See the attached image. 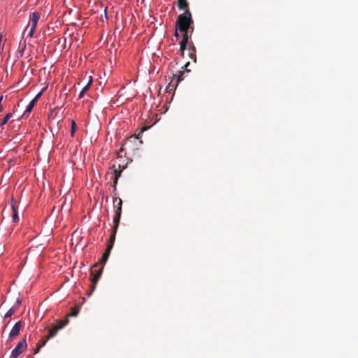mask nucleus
<instances>
[{
	"mask_svg": "<svg viewBox=\"0 0 358 358\" xmlns=\"http://www.w3.org/2000/svg\"><path fill=\"white\" fill-rule=\"evenodd\" d=\"M147 129V127H143L141 129V131H140V133L138 134V135H132L131 136H129L127 141L124 142V144H122V147L123 146H127V145H129V143H134V141H136V140H138L140 139V135L141 133H143L144 131H145V129Z\"/></svg>",
	"mask_w": 358,
	"mask_h": 358,
	"instance_id": "obj_8",
	"label": "nucleus"
},
{
	"mask_svg": "<svg viewBox=\"0 0 358 358\" xmlns=\"http://www.w3.org/2000/svg\"><path fill=\"white\" fill-rule=\"evenodd\" d=\"M40 19V14L38 13H32V26H34L35 27H37V22H38V20Z\"/></svg>",
	"mask_w": 358,
	"mask_h": 358,
	"instance_id": "obj_18",
	"label": "nucleus"
},
{
	"mask_svg": "<svg viewBox=\"0 0 358 358\" xmlns=\"http://www.w3.org/2000/svg\"><path fill=\"white\" fill-rule=\"evenodd\" d=\"M194 22L192 13L189 10H186V12L180 14L175 24V27L178 29L180 31H190V35H192L194 31Z\"/></svg>",
	"mask_w": 358,
	"mask_h": 358,
	"instance_id": "obj_1",
	"label": "nucleus"
},
{
	"mask_svg": "<svg viewBox=\"0 0 358 358\" xmlns=\"http://www.w3.org/2000/svg\"><path fill=\"white\" fill-rule=\"evenodd\" d=\"M184 73H185L184 71H180L178 72V74L176 75L178 83L181 82V80H183L182 76H183Z\"/></svg>",
	"mask_w": 358,
	"mask_h": 358,
	"instance_id": "obj_22",
	"label": "nucleus"
},
{
	"mask_svg": "<svg viewBox=\"0 0 358 358\" xmlns=\"http://www.w3.org/2000/svg\"><path fill=\"white\" fill-rule=\"evenodd\" d=\"M40 349L41 348H39V344L37 343L36 348H35L34 353L37 354L38 352H40Z\"/></svg>",
	"mask_w": 358,
	"mask_h": 358,
	"instance_id": "obj_25",
	"label": "nucleus"
},
{
	"mask_svg": "<svg viewBox=\"0 0 358 358\" xmlns=\"http://www.w3.org/2000/svg\"><path fill=\"white\" fill-rule=\"evenodd\" d=\"M76 131V122H74V120H71V136H74V133Z\"/></svg>",
	"mask_w": 358,
	"mask_h": 358,
	"instance_id": "obj_21",
	"label": "nucleus"
},
{
	"mask_svg": "<svg viewBox=\"0 0 358 358\" xmlns=\"http://www.w3.org/2000/svg\"><path fill=\"white\" fill-rule=\"evenodd\" d=\"M125 169V166H121L120 164H118L117 167H116L115 164H113L111 167L113 170V174L115 177L117 178V180H119V178L122 175V172Z\"/></svg>",
	"mask_w": 358,
	"mask_h": 358,
	"instance_id": "obj_9",
	"label": "nucleus"
},
{
	"mask_svg": "<svg viewBox=\"0 0 358 358\" xmlns=\"http://www.w3.org/2000/svg\"><path fill=\"white\" fill-rule=\"evenodd\" d=\"M182 38L180 43V50L182 52V55L184 54V51L187 50V46H189V38H191L190 31H182Z\"/></svg>",
	"mask_w": 358,
	"mask_h": 358,
	"instance_id": "obj_6",
	"label": "nucleus"
},
{
	"mask_svg": "<svg viewBox=\"0 0 358 358\" xmlns=\"http://www.w3.org/2000/svg\"><path fill=\"white\" fill-rule=\"evenodd\" d=\"M188 64H189V62L186 63L183 67L186 68L187 67Z\"/></svg>",
	"mask_w": 358,
	"mask_h": 358,
	"instance_id": "obj_28",
	"label": "nucleus"
},
{
	"mask_svg": "<svg viewBox=\"0 0 358 358\" xmlns=\"http://www.w3.org/2000/svg\"><path fill=\"white\" fill-rule=\"evenodd\" d=\"M177 5L180 10L186 12V10H189V3L187 0H178Z\"/></svg>",
	"mask_w": 358,
	"mask_h": 358,
	"instance_id": "obj_13",
	"label": "nucleus"
},
{
	"mask_svg": "<svg viewBox=\"0 0 358 358\" xmlns=\"http://www.w3.org/2000/svg\"><path fill=\"white\" fill-rule=\"evenodd\" d=\"M138 143H139V144L143 143L142 141H141V140H139Z\"/></svg>",
	"mask_w": 358,
	"mask_h": 358,
	"instance_id": "obj_29",
	"label": "nucleus"
},
{
	"mask_svg": "<svg viewBox=\"0 0 358 358\" xmlns=\"http://www.w3.org/2000/svg\"><path fill=\"white\" fill-rule=\"evenodd\" d=\"M117 229V228H116V224H113V233L110 236L109 241H108V243L107 244V245H111V249H113V244H114V242L115 241Z\"/></svg>",
	"mask_w": 358,
	"mask_h": 358,
	"instance_id": "obj_14",
	"label": "nucleus"
},
{
	"mask_svg": "<svg viewBox=\"0 0 358 358\" xmlns=\"http://www.w3.org/2000/svg\"><path fill=\"white\" fill-rule=\"evenodd\" d=\"M17 204H16V202L15 200L12 199L11 200V208H12V210H13V222H17L19 220V217H18V214H17Z\"/></svg>",
	"mask_w": 358,
	"mask_h": 358,
	"instance_id": "obj_12",
	"label": "nucleus"
},
{
	"mask_svg": "<svg viewBox=\"0 0 358 358\" xmlns=\"http://www.w3.org/2000/svg\"><path fill=\"white\" fill-rule=\"evenodd\" d=\"M92 83V77L90 76V78L87 84V85H85V87H83V89L81 90L80 92V94H79V99H82V97L84 96V95L85 94V93L87 92V90H89V88H90V86L91 85V83Z\"/></svg>",
	"mask_w": 358,
	"mask_h": 358,
	"instance_id": "obj_15",
	"label": "nucleus"
},
{
	"mask_svg": "<svg viewBox=\"0 0 358 358\" xmlns=\"http://www.w3.org/2000/svg\"><path fill=\"white\" fill-rule=\"evenodd\" d=\"M27 349V343L26 338H24L22 341H20L17 345L16 347L12 350L11 353L10 355V358H17L19 357L20 354L25 351Z\"/></svg>",
	"mask_w": 358,
	"mask_h": 358,
	"instance_id": "obj_5",
	"label": "nucleus"
},
{
	"mask_svg": "<svg viewBox=\"0 0 358 358\" xmlns=\"http://www.w3.org/2000/svg\"><path fill=\"white\" fill-rule=\"evenodd\" d=\"M178 31H180V30H179V29H177V27H176V30H175V33H174V36H175L176 38H178V36H179Z\"/></svg>",
	"mask_w": 358,
	"mask_h": 358,
	"instance_id": "obj_27",
	"label": "nucleus"
},
{
	"mask_svg": "<svg viewBox=\"0 0 358 358\" xmlns=\"http://www.w3.org/2000/svg\"><path fill=\"white\" fill-rule=\"evenodd\" d=\"M31 358H34V357H31Z\"/></svg>",
	"mask_w": 358,
	"mask_h": 358,
	"instance_id": "obj_31",
	"label": "nucleus"
},
{
	"mask_svg": "<svg viewBox=\"0 0 358 358\" xmlns=\"http://www.w3.org/2000/svg\"><path fill=\"white\" fill-rule=\"evenodd\" d=\"M187 49L189 51L188 55L189 58L192 59L194 62H196V48L193 45L192 42L190 43Z\"/></svg>",
	"mask_w": 358,
	"mask_h": 358,
	"instance_id": "obj_10",
	"label": "nucleus"
},
{
	"mask_svg": "<svg viewBox=\"0 0 358 358\" xmlns=\"http://www.w3.org/2000/svg\"><path fill=\"white\" fill-rule=\"evenodd\" d=\"M113 205L115 208V216L113 217V224H116V228H118L120 220L122 215V200L120 197H115L113 199Z\"/></svg>",
	"mask_w": 358,
	"mask_h": 358,
	"instance_id": "obj_4",
	"label": "nucleus"
},
{
	"mask_svg": "<svg viewBox=\"0 0 358 358\" xmlns=\"http://www.w3.org/2000/svg\"><path fill=\"white\" fill-rule=\"evenodd\" d=\"M1 38H2V36H1V35H0V43H1Z\"/></svg>",
	"mask_w": 358,
	"mask_h": 358,
	"instance_id": "obj_30",
	"label": "nucleus"
},
{
	"mask_svg": "<svg viewBox=\"0 0 358 358\" xmlns=\"http://www.w3.org/2000/svg\"><path fill=\"white\" fill-rule=\"evenodd\" d=\"M118 180H117V178H115V176H113V187L114 189V191H117V184Z\"/></svg>",
	"mask_w": 358,
	"mask_h": 358,
	"instance_id": "obj_23",
	"label": "nucleus"
},
{
	"mask_svg": "<svg viewBox=\"0 0 358 358\" xmlns=\"http://www.w3.org/2000/svg\"><path fill=\"white\" fill-rule=\"evenodd\" d=\"M36 28L34 26H32L30 27V29H29V36L30 38H32L33 35H34V31H36Z\"/></svg>",
	"mask_w": 358,
	"mask_h": 358,
	"instance_id": "obj_24",
	"label": "nucleus"
},
{
	"mask_svg": "<svg viewBox=\"0 0 358 358\" xmlns=\"http://www.w3.org/2000/svg\"><path fill=\"white\" fill-rule=\"evenodd\" d=\"M97 264H94L93 268L90 270V292L88 294L89 296L92 294V292L94 291V289L96 287V283L101 276V275L103 273V266L101 268L99 269H96Z\"/></svg>",
	"mask_w": 358,
	"mask_h": 358,
	"instance_id": "obj_3",
	"label": "nucleus"
},
{
	"mask_svg": "<svg viewBox=\"0 0 358 358\" xmlns=\"http://www.w3.org/2000/svg\"><path fill=\"white\" fill-rule=\"evenodd\" d=\"M3 99V96H0V111H3V107L1 104V101Z\"/></svg>",
	"mask_w": 358,
	"mask_h": 358,
	"instance_id": "obj_26",
	"label": "nucleus"
},
{
	"mask_svg": "<svg viewBox=\"0 0 358 358\" xmlns=\"http://www.w3.org/2000/svg\"><path fill=\"white\" fill-rule=\"evenodd\" d=\"M17 307H13L9 309V310L7 311V313L5 315V317H9L13 316V315L16 312Z\"/></svg>",
	"mask_w": 358,
	"mask_h": 358,
	"instance_id": "obj_20",
	"label": "nucleus"
},
{
	"mask_svg": "<svg viewBox=\"0 0 358 358\" xmlns=\"http://www.w3.org/2000/svg\"><path fill=\"white\" fill-rule=\"evenodd\" d=\"M111 245H107V248L104 252L102 255V257L99 260V263L102 264L103 265L106 263V262L108 259V257H110V252L111 251Z\"/></svg>",
	"mask_w": 358,
	"mask_h": 358,
	"instance_id": "obj_11",
	"label": "nucleus"
},
{
	"mask_svg": "<svg viewBox=\"0 0 358 358\" xmlns=\"http://www.w3.org/2000/svg\"><path fill=\"white\" fill-rule=\"evenodd\" d=\"M41 94V92H39V94L36 95V98L33 99L31 101H29V103L26 108L25 112H31V111L35 103H36L38 97H39Z\"/></svg>",
	"mask_w": 358,
	"mask_h": 358,
	"instance_id": "obj_17",
	"label": "nucleus"
},
{
	"mask_svg": "<svg viewBox=\"0 0 358 358\" xmlns=\"http://www.w3.org/2000/svg\"><path fill=\"white\" fill-rule=\"evenodd\" d=\"M23 326L22 321L16 322V323L13 326V328L9 334L10 340H13V338L16 337L20 333V329Z\"/></svg>",
	"mask_w": 358,
	"mask_h": 358,
	"instance_id": "obj_7",
	"label": "nucleus"
},
{
	"mask_svg": "<svg viewBox=\"0 0 358 358\" xmlns=\"http://www.w3.org/2000/svg\"><path fill=\"white\" fill-rule=\"evenodd\" d=\"M12 116H13L12 113L6 114V116L4 117V118H3L2 120H0V127H1V125L6 124L8 122V120H10V118H11Z\"/></svg>",
	"mask_w": 358,
	"mask_h": 358,
	"instance_id": "obj_19",
	"label": "nucleus"
},
{
	"mask_svg": "<svg viewBox=\"0 0 358 358\" xmlns=\"http://www.w3.org/2000/svg\"><path fill=\"white\" fill-rule=\"evenodd\" d=\"M69 322L68 320H57L56 324L52 327V328L49 329L48 334L47 337L44 338L43 339L39 341L38 342V344H39V348H43V345H45L48 340H49L50 338H52L56 336L58 330L63 329L66 324H67Z\"/></svg>",
	"mask_w": 358,
	"mask_h": 358,
	"instance_id": "obj_2",
	"label": "nucleus"
},
{
	"mask_svg": "<svg viewBox=\"0 0 358 358\" xmlns=\"http://www.w3.org/2000/svg\"><path fill=\"white\" fill-rule=\"evenodd\" d=\"M79 312H80V308L79 307H76V306H75L74 307L71 308L70 313H68L66 315V317L64 318V320H69L68 317H76V316H77Z\"/></svg>",
	"mask_w": 358,
	"mask_h": 358,
	"instance_id": "obj_16",
	"label": "nucleus"
}]
</instances>
